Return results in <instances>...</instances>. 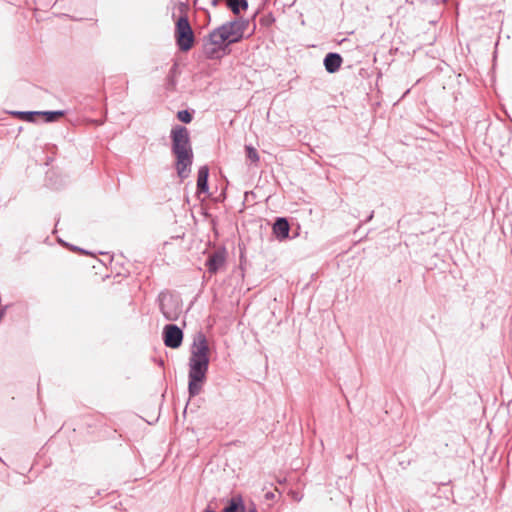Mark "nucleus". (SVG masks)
<instances>
[{
    "mask_svg": "<svg viewBox=\"0 0 512 512\" xmlns=\"http://www.w3.org/2000/svg\"><path fill=\"white\" fill-rule=\"evenodd\" d=\"M209 363L210 347L208 340L203 331L199 330L194 334L190 347V358L188 362L189 398H193L200 394L203 385L207 380Z\"/></svg>",
    "mask_w": 512,
    "mask_h": 512,
    "instance_id": "1",
    "label": "nucleus"
},
{
    "mask_svg": "<svg viewBox=\"0 0 512 512\" xmlns=\"http://www.w3.org/2000/svg\"><path fill=\"white\" fill-rule=\"evenodd\" d=\"M171 153L175 158L174 168L178 178L183 181L191 174L194 153L187 127L176 124L170 131Z\"/></svg>",
    "mask_w": 512,
    "mask_h": 512,
    "instance_id": "2",
    "label": "nucleus"
},
{
    "mask_svg": "<svg viewBox=\"0 0 512 512\" xmlns=\"http://www.w3.org/2000/svg\"><path fill=\"white\" fill-rule=\"evenodd\" d=\"M233 42L224 33L217 31V28L209 32L202 39V51L209 60L221 59L231 52L230 46Z\"/></svg>",
    "mask_w": 512,
    "mask_h": 512,
    "instance_id": "3",
    "label": "nucleus"
},
{
    "mask_svg": "<svg viewBox=\"0 0 512 512\" xmlns=\"http://www.w3.org/2000/svg\"><path fill=\"white\" fill-rule=\"evenodd\" d=\"M175 42L181 52H188L195 43V35L187 15H181L175 23Z\"/></svg>",
    "mask_w": 512,
    "mask_h": 512,
    "instance_id": "4",
    "label": "nucleus"
},
{
    "mask_svg": "<svg viewBox=\"0 0 512 512\" xmlns=\"http://www.w3.org/2000/svg\"><path fill=\"white\" fill-rule=\"evenodd\" d=\"M249 25V21L243 18L235 19L232 21H226L219 27L217 31H221L224 35L229 38L233 44L239 43L244 38V32Z\"/></svg>",
    "mask_w": 512,
    "mask_h": 512,
    "instance_id": "5",
    "label": "nucleus"
},
{
    "mask_svg": "<svg viewBox=\"0 0 512 512\" xmlns=\"http://www.w3.org/2000/svg\"><path fill=\"white\" fill-rule=\"evenodd\" d=\"M184 338L183 330L176 324L170 323L163 327L162 340L166 347L171 349H178Z\"/></svg>",
    "mask_w": 512,
    "mask_h": 512,
    "instance_id": "6",
    "label": "nucleus"
},
{
    "mask_svg": "<svg viewBox=\"0 0 512 512\" xmlns=\"http://www.w3.org/2000/svg\"><path fill=\"white\" fill-rule=\"evenodd\" d=\"M158 301L159 309L166 320L176 321L179 318L180 311L172 296L161 292L158 296Z\"/></svg>",
    "mask_w": 512,
    "mask_h": 512,
    "instance_id": "7",
    "label": "nucleus"
},
{
    "mask_svg": "<svg viewBox=\"0 0 512 512\" xmlns=\"http://www.w3.org/2000/svg\"><path fill=\"white\" fill-rule=\"evenodd\" d=\"M32 241L29 235L16 240L13 261L17 263H28L31 258Z\"/></svg>",
    "mask_w": 512,
    "mask_h": 512,
    "instance_id": "8",
    "label": "nucleus"
},
{
    "mask_svg": "<svg viewBox=\"0 0 512 512\" xmlns=\"http://www.w3.org/2000/svg\"><path fill=\"white\" fill-rule=\"evenodd\" d=\"M222 512H258V510L253 502L246 507L243 497L237 494L227 500Z\"/></svg>",
    "mask_w": 512,
    "mask_h": 512,
    "instance_id": "9",
    "label": "nucleus"
},
{
    "mask_svg": "<svg viewBox=\"0 0 512 512\" xmlns=\"http://www.w3.org/2000/svg\"><path fill=\"white\" fill-rule=\"evenodd\" d=\"M226 262V249H218L206 259L205 266L210 274H216Z\"/></svg>",
    "mask_w": 512,
    "mask_h": 512,
    "instance_id": "10",
    "label": "nucleus"
},
{
    "mask_svg": "<svg viewBox=\"0 0 512 512\" xmlns=\"http://www.w3.org/2000/svg\"><path fill=\"white\" fill-rule=\"evenodd\" d=\"M290 224L286 217H276L272 225V234L279 241L290 238Z\"/></svg>",
    "mask_w": 512,
    "mask_h": 512,
    "instance_id": "11",
    "label": "nucleus"
},
{
    "mask_svg": "<svg viewBox=\"0 0 512 512\" xmlns=\"http://www.w3.org/2000/svg\"><path fill=\"white\" fill-rule=\"evenodd\" d=\"M67 114L66 110H48L36 111L34 110V123L41 121L42 123H54L59 121Z\"/></svg>",
    "mask_w": 512,
    "mask_h": 512,
    "instance_id": "12",
    "label": "nucleus"
},
{
    "mask_svg": "<svg viewBox=\"0 0 512 512\" xmlns=\"http://www.w3.org/2000/svg\"><path fill=\"white\" fill-rule=\"evenodd\" d=\"M342 63V56L336 52L327 53L323 59L325 70L330 74L336 73L340 69Z\"/></svg>",
    "mask_w": 512,
    "mask_h": 512,
    "instance_id": "13",
    "label": "nucleus"
},
{
    "mask_svg": "<svg viewBox=\"0 0 512 512\" xmlns=\"http://www.w3.org/2000/svg\"><path fill=\"white\" fill-rule=\"evenodd\" d=\"M209 193V167L203 165L198 169L197 175V190L196 194H208Z\"/></svg>",
    "mask_w": 512,
    "mask_h": 512,
    "instance_id": "14",
    "label": "nucleus"
},
{
    "mask_svg": "<svg viewBox=\"0 0 512 512\" xmlns=\"http://www.w3.org/2000/svg\"><path fill=\"white\" fill-rule=\"evenodd\" d=\"M227 7L233 12V14L238 15L242 10L248 9V1L247 0H227Z\"/></svg>",
    "mask_w": 512,
    "mask_h": 512,
    "instance_id": "15",
    "label": "nucleus"
},
{
    "mask_svg": "<svg viewBox=\"0 0 512 512\" xmlns=\"http://www.w3.org/2000/svg\"><path fill=\"white\" fill-rule=\"evenodd\" d=\"M193 113H194L193 110L184 109V110L178 111L176 114V117L180 122H182L184 124H189L193 120Z\"/></svg>",
    "mask_w": 512,
    "mask_h": 512,
    "instance_id": "16",
    "label": "nucleus"
},
{
    "mask_svg": "<svg viewBox=\"0 0 512 512\" xmlns=\"http://www.w3.org/2000/svg\"><path fill=\"white\" fill-rule=\"evenodd\" d=\"M245 153L247 159H249L252 163H258L259 162V154L252 145H245Z\"/></svg>",
    "mask_w": 512,
    "mask_h": 512,
    "instance_id": "17",
    "label": "nucleus"
},
{
    "mask_svg": "<svg viewBox=\"0 0 512 512\" xmlns=\"http://www.w3.org/2000/svg\"><path fill=\"white\" fill-rule=\"evenodd\" d=\"M9 114L21 119V120H24L28 123H32V110H28V111H10L8 112Z\"/></svg>",
    "mask_w": 512,
    "mask_h": 512,
    "instance_id": "18",
    "label": "nucleus"
},
{
    "mask_svg": "<svg viewBox=\"0 0 512 512\" xmlns=\"http://www.w3.org/2000/svg\"><path fill=\"white\" fill-rule=\"evenodd\" d=\"M177 69H178V64L174 63L169 71L168 78L172 85H175V81L173 80V77L175 76Z\"/></svg>",
    "mask_w": 512,
    "mask_h": 512,
    "instance_id": "19",
    "label": "nucleus"
},
{
    "mask_svg": "<svg viewBox=\"0 0 512 512\" xmlns=\"http://www.w3.org/2000/svg\"><path fill=\"white\" fill-rule=\"evenodd\" d=\"M59 241H60V243H61L63 246L69 247V249H70L71 251H77V252H78V249H79V247H78V246H75V245L69 244V243H67V242H65V241H63V240H59Z\"/></svg>",
    "mask_w": 512,
    "mask_h": 512,
    "instance_id": "20",
    "label": "nucleus"
},
{
    "mask_svg": "<svg viewBox=\"0 0 512 512\" xmlns=\"http://www.w3.org/2000/svg\"><path fill=\"white\" fill-rule=\"evenodd\" d=\"M8 307H9V305L0 306V322L2 321L4 316L6 315Z\"/></svg>",
    "mask_w": 512,
    "mask_h": 512,
    "instance_id": "21",
    "label": "nucleus"
},
{
    "mask_svg": "<svg viewBox=\"0 0 512 512\" xmlns=\"http://www.w3.org/2000/svg\"><path fill=\"white\" fill-rule=\"evenodd\" d=\"M264 498L266 500H274L275 494L273 492H271V491H268V492L265 493Z\"/></svg>",
    "mask_w": 512,
    "mask_h": 512,
    "instance_id": "22",
    "label": "nucleus"
},
{
    "mask_svg": "<svg viewBox=\"0 0 512 512\" xmlns=\"http://www.w3.org/2000/svg\"><path fill=\"white\" fill-rule=\"evenodd\" d=\"M201 214L205 217V218H209L211 217V214L208 212L207 209L205 208H202V211H201Z\"/></svg>",
    "mask_w": 512,
    "mask_h": 512,
    "instance_id": "23",
    "label": "nucleus"
},
{
    "mask_svg": "<svg viewBox=\"0 0 512 512\" xmlns=\"http://www.w3.org/2000/svg\"><path fill=\"white\" fill-rule=\"evenodd\" d=\"M374 217V211H371L370 214L364 220L365 223L370 222Z\"/></svg>",
    "mask_w": 512,
    "mask_h": 512,
    "instance_id": "24",
    "label": "nucleus"
},
{
    "mask_svg": "<svg viewBox=\"0 0 512 512\" xmlns=\"http://www.w3.org/2000/svg\"><path fill=\"white\" fill-rule=\"evenodd\" d=\"M78 252H79V253H81V254H84V255H88V254H90V252H89V251H87V250H85V249H83V248H80V247H79V249H78Z\"/></svg>",
    "mask_w": 512,
    "mask_h": 512,
    "instance_id": "25",
    "label": "nucleus"
},
{
    "mask_svg": "<svg viewBox=\"0 0 512 512\" xmlns=\"http://www.w3.org/2000/svg\"><path fill=\"white\" fill-rule=\"evenodd\" d=\"M51 161H53V158H52V157H46V161H45V163H44V164H45L46 166H48V165H49V163H50Z\"/></svg>",
    "mask_w": 512,
    "mask_h": 512,
    "instance_id": "26",
    "label": "nucleus"
},
{
    "mask_svg": "<svg viewBox=\"0 0 512 512\" xmlns=\"http://www.w3.org/2000/svg\"><path fill=\"white\" fill-rule=\"evenodd\" d=\"M202 512H215L210 506H207Z\"/></svg>",
    "mask_w": 512,
    "mask_h": 512,
    "instance_id": "27",
    "label": "nucleus"
},
{
    "mask_svg": "<svg viewBox=\"0 0 512 512\" xmlns=\"http://www.w3.org/2000/svg\"><path fill=\"white\" fill-rule=\"evenodd\" d=\"M95 495H100V491H99V490H98V491H96V492H95Z\"/></svg>",
    "mask_w": 512,
    "mask_h": 512,
    "instance_id": "28",
    "label": "nucleus"
}]
</instances>
